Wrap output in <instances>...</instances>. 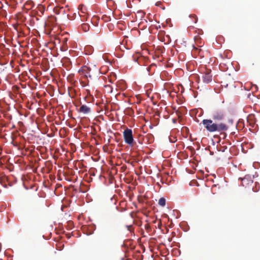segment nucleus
<instances>
[{"label":"nucleus","instance_id":"obj_1","mask_svg":"<svg viewBox=\"0 0 260 260\" xmlns=\"http://www.w3.org/2000/svg\"><path fill=\"white\" fill-rule=\"evenodd\" d=\"M202 123L206 129L209 132H224L229 129L227 124L223 122H217L211 119H204Z\"/></svg>","mask_w":260,"mask_h":260},{"label":"nucleus","instance_id":"obj_2","mask_svg":"<svg viewBox=\"0 0 260 260\" xmlns=\"http://www.w3.org/2000/svg\"><path fill=\"white\" fill-rule=\"evenodd\" d=\"M123 138L125 142L130 146L133 147L136 144V143L134 140L132 129L129 128L125 129L123 132Z\"/></svg>","mask_w":260,"mask_h":260},{"label":"nucleus","instance_id":"obj_3","mask_svg":"<svg viewBox=\"0 0 260 260\" xmlns=\"http://www.w3.org/2000/svg\"><path fill=\"white\" fill-rule=\"evenodd\" d=\"M202 78L203 82L205 83H209L212 80V75L210 69H206L203 73Z\"/></svg>","mask_w":260,"mask_h":260},{"label":"nucleus","instance_id":"obj_4","mask_svg":"<svg viewBox=\"0 0 260 260\" xmlns=\"http://www.w3.org/2000/svg\"><path fill=\"white\" fill-rule=\"evenodd\" d=\"M241 179L242 185L245 187L251 185L253 182L252 177L250 175H246L244 178H241Z\"/></svg>","mask_w":260,"mask_h":260},{"label":"nucleus","instance_id":"obj_5","mask_svg":"<svg viewBox=\"0 0 260 260\" xmlns=\"http://www.w3.org/2000/svg\"><path fill=\"white\" fill-rule=\"evenodd\" d=\"M224 114L223 111L217 110L214 112L212 114V120L214 121H220L224 118Z\"/></svg>","mask_w":260,"mask_h":260},{"label":"nucleus","instance_id":"obj_6","mask_svg":"<svg viewBox=\"0 0 260 260\" xmlns=\"http://www.w3.org/2000/svg\"><path fill=\"white\" fill-rule=\"evenodd\" d=\"M69 10V9L68 7H66L65 8L64 7H59V8H56L55 9L56 13L58 14H63L65 15L67 13V11Z\"/></svg>","mask_w":260,"mask_h":260},{"label":"nucleus","instance_id":"obj_7","mask_svg":"<svg viewBox=\"0 0 260 260\" xmlns=\"http://www.w3.org/2000/svg\"><path fill=\"white\" fill-rule=\"evenodd\" d=\"M79 111L84 114H87L90 112V108L85 105H82L80 107Z\"/></svg>","mask_w":260,"mask_h":260},{"label":"nucleus","instance_id":"obj_8","mask_svg":"<svg viewBox=\"0 0 260 260\" xmlns=\"http://www.w3.org/2000/svg\"><path fill=\"white\" fill-rule=\"evenodd\" d=\"M95 230V228L92 225H90L88 226H84L83 228V230L86 231V234L87 235H90L93 233V231Z\"/></svg>","mask_w":260,"mask_h":260},{"label":"nucleus","instance_id":"obj_9","mask_svg":"<svg viewBox=\"0 0 260 260\" xmlns=\"http://www.w3.org/2000/svg\"><path fill=\"white\" fill-rule=\"evenodd\" d=\"M90 70L88 69V68L85 67L83 69V72L85 73V76L86 78H91V75L89 73Z\"/></svg>","mask_w":260,"mask_h":260},{"label":"nucleus","instance_id":"obj_10","mask_svg":"<svg viewBox=\"0 0 260 260\" xmlns=\"http://www.w3.org/2000/svg\"><path fill=\"white\" fill-rule=\"evenodd\" d=\"M81 27L84 31L86 32L89 30L90 26L88 23H83Z\"/></svg>","mask_w":260,"mask_h":260},{"label":"nucleus","instance_id":"obj_11","mask_svg":"<svg viewBox=\"0 0 260 260\" xmlns=\"http://www.w3.org/2000/svg\"><path fill=\"white\" fill-rule=\"evenodd\" d=\"M158 204L162 207L165 206L166 205L165 199L164 198H160L158 201Z\"/></svg>","mask_w":260,"mask_h":260},{"label":"nucleus","instance_id":"obj_12","mask_svg":"<svg viewBox=\"0 0 260 260\" xmlns=\"http://www.w3.org/2000/svg\"><path fill=\"white\" fill-rule=\"evenodd\" d=\"M81 13V14H80L79 15L81 17V18H82V21L87 20V17H88L87 15L86 14H84V13L83 11H82Z\"/></svg>","mask_w":260,"mask_h":260},{"label":"nucleus","instance_id":"obj_13","mask_svg":"<svg viewBox=\"0 0 260 260\" xmlns=\"http://www.w3.org/2000/svg\"><path fill=\"white\" fill-rule=\"evenodd\" d=\"M190 16L193 17L194 18V23H197L198 21V18L197 16L195 15H190Z\"/></svg>","mask_w":260,"mask_h":260},{"label":"nucleus","instance_id":"obj_14","mask_svg":"<svg viewBox=\"0 0 260 260\" xmlns=\"http://www.w3.org/2000/svg\"><path fill=\"white\" fill-rule=\"evenodd\" d=\"M251 95H252V96H254L253 94H251L250 93H248V98H249V99H250V98H250V96H251Z\"/></svg>","mask_w":260,"mask_h":260},{"label":"nucleus","instance_id":"obj_15","mask_svg":"<svg viewBox=\"0 0 260 260\" xmlns=\"http://www.w3.org/2000/svg\"><path fill=\"white\" fill-rule=\"evenodd\" d=\"M160 5V2H157L156 3V6H159Z\"/></svg>","mask_w":260,"mask_h":260},{"label":"nucleus","instance_id":"obj_16","mask_svg":"<svg viewBox=\"0 0 260 260\" xmlns=\"http://www.w3.org/2000/svg\"><path fill=\"white\" fill-rule=\"evenodd\" d=\"M64 40L65 42H67L68 41V39L67 38H64Z\"/></svg>","mask_w":260,"mask_h":260}]
</instances>
